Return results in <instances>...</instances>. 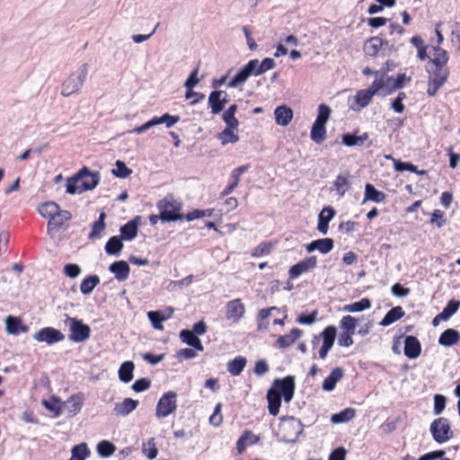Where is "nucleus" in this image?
Wrapping results in <instances>:
<instances>
[{"mask_svg":"<svg viewBox=\"0 0 460 460\" xmlns=\"http://www.w3.org/2000/svg\"><path fill=\"white\" fill-rule=\"evenodd\" d=\"M99 172H92L86 166L80 169L66 181V192L68 194L82 193L93 190L100 182Z\"/></svg>","mask_w":460,"mask_h":460,"instance_id":"1","label":"nucleus"},{"mask_svg":"<svg viewBox=\"0 0 460 460\" xmlns=\"http://www.w3.org/2000/svg\"><path fill=\"white\" fill-rule=\"evenodd\" d=\"M156 207L162 222H176L184 219V215L181 213L182 203L172 193H168L164 199L158 200Z\"/></svg>","mask_w":460,"mask_h":460,"instance_id":"2","label":"nucleus"},{"mask_svg":"<svg viewBox=\"0 0 460 460\" xmlns=\"http://www.w3.org/2000/svg\"><path fill=\"white\" fill-rule=\"evenodd\" d=\"M303 427L299 420L294 417H284L280 420L275 432L278 439L285 443H294L302 433Z\"/></svg>","mask_w":460,"mask_h":460,"instance_id":"3","label":"nucleus"},{"mask_svg":"<svg viewBox=\"0 0 460 460\" xmlns=\"http://www.w3.org/2000/svg\"><path fill=\"white\" fill-rule=\"evenodd\" d=\"M88 68L89 66L87 63L81 65L75 72L72 73L63 82L61 85L62 96L68 97L81 90L86 81Z\"/></svg>","mask_w":460,"mask_h":460,"instance_id":"4","label":"nucleus"},{"mask_svg":"<svg viewBox=\"0 0 460 460\" xmlns=\"http://www.w3.org/2000/svg\"><path fill=\"white\" fill-rule=\"evenodd\" d=\"M65 324L69 328L68 339L76 343L84 342L90 338L91 328L81 319L66 315Z\"/></svg>","mask_w":460,"mask_h":460,"instance_id":"5","label":"nucleus"},{"mask_svg":"<svg viewBox=\"0 0 460 460\" xmlns=\"http://www.w3.org/2000/svg\"><path fill=\"white\" fill-rule=\"evenodd\" d=\"M429 431L434 441L438 444H443L450 440L454 437L448 419L439 417L435 419L429 426Z\"/></svg>","mask_w":460,"mask_h":460,"instance_id":"6","label":"nucleus"},{"mask_svg":"<svg viewBox=\"0 0 460 460\" xmlns=\"http://www.w3.org/2000/svg\"><path fill=\"white\" fill-rule=\"evenodd\" d=\"M177 394L173 391L164 393L155 407L157 419H164L173 413L177 409Z\"/></svg>","mask_w":460,"mask_h":460,"instance_id":"7","label":"nucleus"},{"mask_svg":"<svg viewBox=\"0 0 460 460\" xmlns=\"http://www.w3.org/2000/svg\"><path fill=\"white\" fill-rule=\"evenodd\" d=\"M270 389H275L286 402H289L295 394V377L287 376L284 378H277Z\"/></svg>","mask_w":460,"mask_h":460,"instance_id":"8","label":"nucleus"},{"mask_svg":"<svg viewBox=\"0 0 460 460\" xmlns=\"http://www.w3.org/2000/svg\"><path fill=\"white\" fill-rule=\"evenodd\" d=\"M199 66L200 61H199L197 66L190 72V75L188 76L187 80L184 83V87L187 89L185 93V98L187 100L192 98V95H199V99H194L190 102V105H195L205 98L204 93L193 91V88L197 86L200 81L198 78Z\"/></svg>","mask_w":460,"mask_h":460,"instance_id":"9","label":"nucleus"},{"mask_svg":"<svg viewBox=\"0 0 460 460\" xmlns=\"http://www.w3.org/2000/svg\"><path fill=\"white\" fill-rule=\"evenodd\" d=\"M65 338L61 331L53 327L41 328L33 335V339L38 342H46L49 345L63 341Z\"/></svg>","mask_w":460,"mask_h":460,"instance_id":"10","label":"nucleus"},{"mask_svg":"<svg viewBox=\"0 0 460 460\" xmlns=\"http://www.w3.org/2000/svg\"><path fill=\"white\" fill-rule=\"evenodd\" d=\"M337 330L336 327L333 325L327 326L321 333V336L323 338V345L320 350L318 351L319 357L321 358H324L327 356L329 350L333 346Z\"/></svg>","mask_w":460,"mask_h":460,"instance_id":"11","label":"nucleus"},{"mask_svg":"<svg viewBox=\"0 0 460 460\" xmlns=\"http://www.w3.org/2000/svg\"><path fill=\"white\" fill-rule=\"evenodd\" d=\"M226 317L233 323H237L244 314L245 308L241 299H234L226 304Z\"/></svg>","mask_w":460,"mask_h":460,"instance_id":"12","label":"nucleus"},{"mask_svg":"<svg viewBox=\"0 0 460 460\" xmlns=\"http://www.w3.org/2000/svg\"><path fill=\"white\" fill-rule=\"evenodd\" d=\"M316 266V257L311 256L290 267L288 273L290 279H296Z\"/></svg>","mask_w":460,"mask_h":460,"instance_id":"13","label":"nucleus"},{"mask_svg":"<svg viewBox=\"0 0 460 460\" xmlns=\"http://www.w3.org/2000/svg\"><path fill=\"white\" fill-rule=\"evenodd\" d=\"M404 355L410 359H415L421 353V344L420 341L412 335H408L404 339Z\"/></svg>","mask_w":460,"mask_h":460,"instance_id":"14","label":"nucleus"},{"mask_svg":"<svg viewBox=\"0 0 460 460\" xmlns=\"http://www.w3.org/2000/svg\"><path fill=\"white\" fill-rule=\"evenodd\" d=\"M255 63L249 61L244 66H243L238 73L232 78L228 83L227 86L230 88H235L240 84H243L251 76L254 75L253 68Z\"/></svg>","mask_w":460,"mask_h":460,"instance_id":"15","label":"nucleus"},{"mask_svg":"<svg viewBox=\"0 0 460 460\" xmlns=\"http://www.w3.org/2000/svg\"><path fill=\"white\" fill-rule=\"evenodd\" d=\"M336 215V210L331 207H324L318 214V231L323 234H327L329 231V223Z\"/></svg>","mask_w":460,"mask_h":460,"instance_id":"16","label":"nucleus"},{"mask_svg":"<svg viewBox=\"0 0 460 460\" xmlns=\"http://www.w3.org/2000/svg\"><path fill=\"white\" fill-rule=\"evenodd\" d=\"M5 331L9 334L18 335L21 332H27L29 327L22 324L20 317L8 315L4 319Z\"/></svg>","mask_w":460,"mask_h":460,"instance_id":"17","label":"nucleus"},{"mask_svg":"<svg viewBox=\"0 0 460 460\" xmlns=\"http://www.w3.org/2000/svg\"><path fill=\"white\" fill-rule=\"evenodd\" d=\"M429 79L433 80L441 84H445L449 75V70L447 65H433L432 67H427Z\"/></svg>","mask_w":460,"mask_h":460,"instance_id":"18","label":"nucleus"},{"mask_svg":"<svg viewBox=\"0 0 460 460\" xmlns=\"http://www.w3.org/2000/svg\"><path fill=\"white\" fill-rule=\"evenodd\" d=\"M410 81V77H406L405 74H398L396 77L388 76L385 78V92L383 93V95H390L398 89L403 87L405 81Z\"/></svg>","mask_w":460,"mask_h":460,"instance_id":"19","label":"nucleus"},{"mask_svg":"<svg viewBox=\"0 0 460 460\" xmlns=\"http://www.w3.org/2000/svg\"><path fill=\"white\" fill-rule=\"evenodd\" d=\"M109 270L114 274L118 281H125L128 279L130 273L129 265L125 261L112 262L109 267Z\"/></svg>","mask_w":460,"mask_h":460,"instance_id":"20","label":"nucleus"},{"mask_svg":"<svg viewBox=\"0 0 460 460\" xmlns=\"http://www.w3.org/2000/svg\"><path fill=\"white\" fill-rule=\"evenodd\" d=\"M460 341V332L457 330L448 328L438 338V344L444 347H452Z\"/></svg>","mask_w":460,"mask_h":460,"instance_id":"21","label":"nucleus"},{"mask_svg":"<svg viewBox=\"0 0 460 460\" xmlns=\"http://www.w3.org/2000/svg\"><path fill=\"white\" fill-rule=\"evenodd\" d=\"M389 42L384 40L380 37H372L364 45V51L367 56L375 57L378 51L384 47H387Z\"/></svg>","mask_w":460,"mask_h":460,"instance_id":"22","label":"nucleus"},{"mask_svg":"<svg viewBox=\"0 0 460 460\" xmlns=\"http://www.w3.org/2000/svg\"><path fill=\"white\" fill-rule=\"evenodd\" d=\"M139 217H135L134 219L129 220L127 224L120 226V238L125 241L133 240L138 232L137 228V220Z\"/></svg>","mask_w":460,"mask_h":460,"instance_id":"23","label":"nucleus"},{"mask_svg":"<svg viewBox=\"0 0 460 460\" xmlns=\"http://www.w3.org/2000/svg\"><path fill=\"white\" fill-rule=\"evenodd\" d=\"M137 405L138 401L132 398H125L121 402L115 404L113 411L117 415L125 417L135 411Z\"/></svg>","mask_w":460,"mask_h":460,"instance_id":"24","label":"nucleus"},{"mask_svg":"<svg viewBox=\"0 0 460 460\" xmlns=\"http://www.w3.org/2000/svg\"><path fill=\"white\" fill-rule=\"evenodd\" d=\"M386 194L381 190H378L373 184L367 183L365 186V195L363 203H365L367 200L376 202V203H382L385 200Z\"/></svg>","mask_w":460,"mask_h":460,"instance_id":"25","label":"nucleus"},{"mask_svg":"<svg viewBox=\"0 0 460 460\" xmlns=\"http://www.w3.org/2000/svg\"><path fill=\"white\" fill-rule=\"evenodd\" d=\"M72 215L68 210L59 209L55 215L54 218L49 220L48 222V231L49 233L52 230H58L62 227L65 222H67L71 219Z\"/></svg>","mask_w":460,"mask_h":460,"instance_id":"26","label":"nucleus"},{"mask_svg":"<svg viewBox=\"0 0 460 460\" xmlns=\"http://www.w3.org/2000/svg\"><path fill=\"white\" fill-rule=\"evenodd\" d=\"M344 371L341 367H335L330 375L323 380L322 387L324 391H332L336 384L342 378Z\"/></svg>","mask_w":460,"mask_h":460,"instance_id":"27","label":"nucleus"},{"mask_svg":"<svg viewBox=\"0 0 460 460\" xmlns=\"http://www.w3.org/2000/svg\"><path fill=\"white\" fill-rule=\"evenodd\" d=\"M180 339L182 342L186 343L187 345L192 347L193 349L203 351L204 347L201 343V341L199 337L193 333V332H190V330L184 329L180 332Z\"/></svg>","mask_w":460,"mask_h":460,"instance_id":"28","label":"nucleus"},{"mask_svg":"<svg viewBox=\"0 0 460 460\" xmlns=\"http://www.w3.org/2000/svg\"><path fill=\"white\" fill-rule=\"evenodd\" d=\"M283 397L280 396L275 391V389H269L267 392V401H268V409L269 412L272 416H277L279 412V408L281 405V399Z\"/></svg>","mask_w":460,"mask_h":460,"instance_id":"29","label":"nucleus"},{"mask_svg":"<svg viewBox=\"0 0 460 460\" xmlns=\"http://www.w3.org/2000/svg\"><path fill=\"white\" fill-rule=\"evenodd\" d=\"M404 314L405 313L402 306H394L385 314V315L381 320L379 324L384 327L389 326L395 323L396 321L402 319L404 316Z\"/></svg>","mask_w":460,"mask_h":460,"instance_id":"30","label":"nucleus"},{"mask_svg":"<svg viewBox=\"0 0 460 460\" xmlns=\"http://www.w3.org/2000/svg\"><path fill=\"white\" fill-rule=\"evenodd\" d=\"M356 415L355 409L346 408L337 413L332 414L330 420L332 424H342L352 420L355 419Z\"/></svg>","mask_w":460,"mask_h":460,"instance_id":"31","label":"nucleus"},{"mask_svg":"<svg viewBox=\"0 0 460 460\" xmlns=\"http://www.w3.org/2000/svg\"><path fill=\"white\" fill-rule=\"evenodd\" d=\"M276 123L280 126H287L293 118V111L287 106H279L275 110Z\"/></svg>","mask_w":460,"mask_h":460,"instance_id":"32","label":"nucleus"},{"mask_svg":"<svg viewBox=\"0 0 460 460\" xmlns=\"http://www.w3.org/2000/svg\"><path fill=\"white\" fill-rule=\"evenodd\" d=\"M302 334V331L296 328L292 329L289 334L279 336L277 340V346L280 349L290 347Z\"/></svg>","mask_w":460,"mask_h":460,"instance_id":"33","label":"nucleus"},{"mask_svg":"<svg viewBox=\"0 0 460 460\" xmlns=\"http://www.w3.org/2000/svg\"><path fill=\"white\" fill-rule=\"evenodd\" d=\"M250 61L251 63L256 64L253 68L255 76L261 75L265 72L273 69L276 66L274 59L271 58H265L261 62H260L258 59H251Z\"/></svg>","mask_w":460,"mask_h":460,"instance_id":"34","label":"nucleus"},{"mask_svg":"<svg viewBox=\"0 0 460 460\" xmlns=\"http://www.w3.org/2000/svg\"><path fill=\"white\" fill-rule=\"evenodd\" d=\"M247 363V359L243 356H238L228 361L226 365L227 371L234 376H240L243 371Z\"/></svg>","mask_w":460,"mask_h":460,"instance_id":"35","label":"nucleus"},{"mask_svg":"<svg viewBox=\"0 0 460 460\" xmlns=\"http://www.w3.org/2000/svg\"><path fill=\"white\" fill-rule=\"evenodd\" d=\"M60 209V207L58 203L54 201H48L40 204L38 208V212L42 217L54 218L55 215H57L58 211Z\"/></svg>","mask_w":460,"mask_h":460,"instance_id":"36","label":"nucleus"},{"mask_svg":"<svg viewBox=\"0 0 460 460\" xmlns=\"http://www.w3.org/2000/svg\"><path fill=\"white\" fill-rule=\"evenodd\" d=\"M124 245L119 236H111L105 244V252L109 255L118 256L120 254Z\"/></svg>","mask_w":460,"mask_h":460,"instance_id":"37","label":"nucleus"},{"mask_svg":"<svg viewBox=\"0 0 460 460\" xmlns=\"http://www.w3.org/2000/svg\"><path fill=\"white\" fill-rule=\"evenodd\" d=\"M368 138V134L364 133L361 136H357L352 133H346L341 136V142L346 146H360Z\"/></svg>","mask_w":460,"mask_h":460,"instance_id":"38","label":"nucleus"},{"mask_svg":"<svg viewBox=\"0 0 460 460\" xmlns=\"http://www.w3.org/2000/svg\"><path fill=\"white\" fill-rule=\"evenodd\" d=\"M237 128H230L226 126V128L217 134V138L220 140L222 146L227 144H235L239 141V137L234 132Z\"/></svg>","mask_w":460,"mask_h":460,"instance_id":"39","label":"nucleus"},{"mask_svg":"<svg viewBox=\"0 0 460 460\" xmlns=\"http://www.w3.org/2000/svg\"><path fill=\"white\" fill-rule=\"evenodd\" d=\"M371 305V300L367 297H364L359 301L345 305L342 310L348 313H358L369 309Z\"/></svg>","mask_w":460,"mask_h":460,"instance_id":"40","label":"nucleus"},{"mask_svg":"<svg viewBox=\"0 0 460 460\" xmlns=\"http://www.w3.org/2000/svg\"><path fill=\"white\" fill-rule=\"evenodd\" d=\"M135 365L132 361L123 362L119 369V380L123 383H129L133 379Z\"/></svg>","mask_w":460,"mask_h":460,"instance_id":"41","label":"nucleus"},{"mask_svg":"<svg viewBox=\"0 0 460 460\" xmlns=\"http://www.w3.org/2000/svg\"><path fill=\"white\" fill-rule=\"evenodd\" d=\"M221 95L222 93L216 90L212 91L208 95V104L211 109L212 114H218L225 109L220 99Z\"/></svg>","mask_w":460,"mask_h":460,"instance_id":"42","label":"nucleus"},{"mask_svg":"<svg viewBox=\"0 0 460 460\" xmlns=\"http://www.w3.org/2000/svg\"><path fill=\"white\" fill-rule=\"evenodd\" d=\"M394 170L396 172H414L419 175H425L427 174V171L425 170H419L418 167L410 163V162H402L399 160H394Z\"/></svg>","mask_w":460,"mask_h":460,"instance_id":"43","label":"nucleus"},{"mask_svg":"<svg viewBox=\"0 0 460 460\" xmlns=\"http://www.w3.org/2000/svg\"><path fill=\"white\" fill-rule=\"evenodd\" d=\"M334 189L337 191L340 197L344 196L346 191L350 187V182L349 181V174H339L334 181Z\"/></svg>","mask_w":460,"mask_h":460,"instance_id":"44","label":"nucleus"},{"mask_svg":"<svg viewBox=\"0 0 460 460\" xmlns=\"http://www.w3.org/2000/svg\"><path fill=\"white\" fill-rule=\"evenodd\" d=\"M358 319L349 314L344 315L340 321V328L343 332L356 334Z\"/></svg>","mask_w":460,"mask_h":460,"instance_id":"45","label":"nucleus"},{"mask_svg":"<svg viewBox=\"0 0 460 460\" xmlns=\"http://www.w3.org/2000/svg\"><path fill=\"white\" fill-rule=\"evenodd\" d=\"M99 283L100 278L97 275H90L81 282L80 290L84 295H89Z\"/></svg>","mask_w":460,"mask_h":460,"instance_id":"46","label":"nucleus"},{"mask_svg":"<svg viewBox=\"0 0 460 460\" xmlns=\"http://www.w3.org/2000/svg\"><path fill=\"white\" fill-rule=\"evenodd\" d=\"M236 111H237V105L232 104L222 114V119L226 126H229L230 128H238L239 121L234 116Z\"/></svg>","mask_w":460,"mask_h":460,"instance_id":"47","label":"nucleus"},{"mask_svg":"<svg viewBox=\"0 0 460 460\" xmlns=\"http://www.w3.org/2000/svg\"><path fill=\"white\" fill-rule=\"evenodd\" d=\"M105 218L106 214L104 212H102L99 216V219L95 221L92 226V231L88 235L89 239H97L101 237L102 233L105 229Z\"/></svg>","mask_w":460,"mask_h":460,"instance_id":"48","label":"nucleus"},{"mask_svg":"<svg viewBox=\"0 0 460 460\" xmlns=\"http://www.w3.org/2000/svg\"><path fill=\"white\" fill-rule=\"evenodd\" d=\"M448 61L447 52L439 46L433 47V58L429 59L432 65H447Z\"/></svg>","mask_w":460,"mask_h":460,"instance_id":"49","label":"nucleus"},{"mask_svg":"<svg viewBox=\"0 0 460 460\" xmlns=\"http://www.w3.org/2000/svg\"><path fill=\"white\" fill-rule=\"evenodd\" d=\"M97 453L102 457H110L116 450L115 445L109 440H102L96 447Z\"/></svg>","mask_w":460,"mask_h":460,"instance_id":"50","label":"nucleus"},{"mask_svg":"<svg viewBox=\"0 0 460 460\" xmlns=\"http://www.w3.org/2000/svg\"><path fill=\"white\" fill-rule=\"evenodd\" d=\"M72 456L68 460H85L90 455V450L85 443L73 447L71 450Z\"/></svg>","mask_w":460,"mask_h":460,"instance_id":"51","label":"nucleus"},{"mask_svg":"<svg viewBox=\"0 0 460 460\" xmlns=\"http://www.w3.org/2000/svg\"><path fill=\"white\" fill-rule=\"evenodd\" d=\"M460 301L455 298L449 300L447 305L441 312V317H446V319L451 318L459 309Z\"/></svg>","mask_w":460,"mask_h":460,"instance_id":"52","label":"nucleus"},{"mask_svg":"<svg viewBox=\"0 0 460 460\" xmlns=\"http://www.w3.org/2000/svg\"><path fill=\"white\" fill-rule=\"evenodd\" d=\"M115 169H112L111 172L114 176L119 179H125L132 173V170L128 168L126 164L120 160L116 161Z\"/></svg>","mask_w":460,"mask_h":460,"instance_id":"53","label":"nucleus"},{"mask_svg":"<svg viewBox=\"0 0 460 460\" xmlns=\"http://www.w3.org/2000/svg\"><path fill=\"white\" fill-rule=\"evenodd\" d=\"M372 98L373 95L367 89L358 91L355 96L357 104L359 105L361 108L367 107L369 104Z\"/></svg>","mask_w":460,"mask_h":460,"instance_id":"54","label":"nucleus"},{"mask_svg":"<svg viewBox=\"0 0 460 460\" xmlns=\"http://www.w3.org/2000/svg\"><path fill=\"white\" fill-rule=\"evenodd\" d=\"M158 125L165 124L167 128L174 126L178 121H180V116L171 115L169 113H164L161 117H156Z\"/></svg>","mask_w":460,"mask_h":460,"instance_id":"55","label":"nucleus"},{"mask_svg":"<svg viewBox=\"0 0 460 460\" xmlns=\"http://www.w3.org/2000/svg\"><path fill=\"white\" fill-rule=\"evenodd\" d=\"M447 223V218L445 217V213L440 209H435L431 213L430 224L436 225L438 228H441Z\"/></svg>","mask_w":460,"mask_h":460,"instance_id":"56","label":"nucleus"},{"mask_svg":"<svg viewBox=\"0 0 460 460\" xmlns=\"http://www.w3.org/2000/svg\"><path fill=\"white\" fill-rule=\"evenodd\" d=\"M446 452L442 449L434 450L420 456L417 460H451L444 457Z\"/></svg>","mask_w":460,"mask_h":460,"instance_id":"57","label":"nucleus"},{"mask_svg":"<svg viewBox=\"0 0 460 460\" xmlns=\"http://www.w3.org/2000/svg\"><path fill=\"white\" fill-rule=\"evenodd\" d=\"M447 397L443 394H435L433 411L436 415H439L446 408Z\"/></svg>","mask_w":460,"mask_h":460,"instance_id":"58","label":"nucleus"},{"mask_svg":"<svg viewBox=\"0 0 460 460\" xmlns=\"http://www.w3.org/2000/svg\"><path fill=\"white\" fill-rule=\"evenodd\" d=\"M147 317L150 320V322L152 323V325L155 330H163L164 329L163 322H164V321L163 317L161 316L160 312L150 311L147 313Z\"/></svg>","mask_w":460,"mask_h":460,"instance_id":"59","label":"nucleus"},{"mask_svg":"<svg viewBox=\"0 0 460 460\" xmlns=\"http://www.w3.org/2000/svg\"><path fill=\"white\" fill-rule=\"evenodd\" d=\"M271 248H272L271 243H267V242L261 243L259 245H257L253 249V251L252 252V257H260L264 254H269L271 251Z\"/></svg>","mask_w":460,"mask_h":460,"instance_id":"60","label":"nucleus"},{"mask_svg":"<svg viewBox=\"0 0 460 460\" xmlns=\"http://www.w3.org/2000/svg\"><path fill=\"white\" fill-rule=\"evenodd\" d=\"M368 92L374 96L379 91H382V93L385 92V78H376L371 85L367 88Z\"/></svg>","mask_w":460,"mask_h":460,"instance_id":"61","label":"nucleus"},{"mask_svg":"<svg viewBox=\"0 0 460 460\" xmlns=\"http://www.w3.org/2000/svg\"><path fill=\"white\" fill-rule=\"evenodd\" d=\"M151 386V380L146 377L139 378L132 385V389L136 393H141L147 390Z\"/></svg>","mask_w":460,"mask_h":460,"instance_id":"62","label":"nucleus"},{"mask_svg":"<svg viewBox=\"0 0 460 460\" xmlns=\"http://www.w3.org/2000/svg\"><path fill=\"white\" fill-rule=\"evenodd\" d=\"M333 248V240L332 238L326 237L323 239H318V252L321 253H328Z\"/></svg>","mask_w":460,"mask_h":460,"instance_id":"63","label":"nucleus"},{"mask_svg":"<svg viewBox=\"0 0 460 460\" xmlns=\"http://www.w3.org/2000/svg\"><path fill=\"white\" fill-rule=\"evenodd\" d=\"M81 271L80 266L75 263H68L64 267L65 274L70 279H75L80 275Z\"/></svg>","mask_w":460,"mask_h":460,"instance_id":"64","label":"nucleus"}]
</instances>
